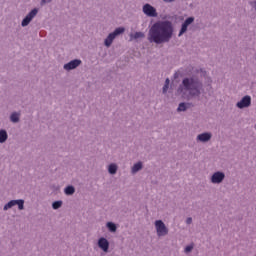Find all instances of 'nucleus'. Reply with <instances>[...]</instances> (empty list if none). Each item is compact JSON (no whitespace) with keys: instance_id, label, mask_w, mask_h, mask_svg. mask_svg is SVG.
Returning <instances> with one entry per match:
<instances>
[{"instance_id":"obj_1","label":"nucleus","mask_w":256,"mask_h":256,"mask_svg":"<svg viewBox=\"0 0 256 256\" xmlns=\"http://www.w3.org/2000/svg\"><path fill=\"white\" fill-rule=\"evenodd\" d=\"M173 37V24L169 21H158L154 23L148 32V41L150 43H169Z\"/></svg>"},{"instance_id":"obj_2","label":"nucleus","mask_w":256,"mask_h":256,"mask_svg":"<svg viewBox=\"0 0 256 256\" xmlns=\"http://www.w3.org/2000/svg\"><path fill=\"white\" fill-rule=\"evenodd\" d=\"M185 91H189L190 95L195 97V95H199L201 92V83L197 81L195 78H185L182 82Z\"/></svg>"},{"instance_id":"obj_3","label":"nucleus","mask_w":256,"mask_h":256,"mask_svg":"<svg viewBox=\"0 0 256 256\" xmlns=\"http://www.w3.org/2000/svg\"><path fill=\"white\" fill-rule=\"evenodd\" d=\"M121 33H125V28L119 27L114 30V32L110 33L108 37L105 39V45L106 47H111V44L113 43V40L117 35H121Z\"/></svg>"},{"instance_id":"obj_4","label":"nucleus","mask_w":256,"mask_h":256,"mask_svg":"<svg viewBox=\"0 0 256 256\" xmlns=\"http://www.w3.org/2000/svg\"><path fill=\"white\" fill-rule=\"evenodd\" d=\"M156 232L158 237H165L167 233H169V230L167 229V226H165V223L161 220H157L155 222Z\"/></svg>"},{"instance_id":"obj_5","label":"nucleus","mask_w":256,"mask_h":256,"mask_svg":"<svg viewBox=\"0 0 256 256\" xmlns=\"http://www.w3.org/2000/svg\"><path fill=\"white\" fill-rule=\"evenodd\" d=\"M143 13L148 17H157V9L150 4H145L143 6Z\"/></svg>"},{"instance_id":"obj_6","label":"nucleus","mask_w":256,"mask_h":256,"mask_svg":"<svg viewBox=\"0 0 256 256\" xmlns=\"http://www.w3.org/2000/svg\"><path fill=\"white\" fill-rule=\"evenodd\" d=\"M25 201L23 200H12L10 202H8L5 206H4V211H7V209H11V207H15V205H18V209L23 210Z\"/></svg>"},{"instance_id":"obj_7","label":"nucleus","mask_w":256,"mask_h":256,"mask_svg":"<svg viewBox=\"0 0 256 256\" xmlns=\"http://www.w3.org/2000/svg\"><path fill=\"white\" fill-rule=\"evenodd\" d=\"M37 13V8H34L32 11H30L29 14L23 19L22 27H27V25L33 21V18L37 15Z\"/></svg>"},{"instance_id":"obj_8","label":"nucleus","mask_w":256,"mask_h":256,"mask_svg":"<svg viewBox=\"0 0 256 256\" xmlns=\"http://www.w3.org/2000/svg\"><path fill=\"white\" fill-rule=\"evenodd\" d=\"M251 106V96L246 95L244 96L241 101H239L236 104V107H238V109H245V107H250Z\"/></svg>"},{"instance_id":"obj_9","label":"nucleus","mask_w":256,"mask_h":256,"mask_svg":"<svg viewBox=\"0 0 256 256\" xmlns=\"http://www.w3.org/2000/svg\"><path fill=\"white\" fill-rule=\"evenodd\" d=\"M81 65V60H72L64 65L66 71H71V69H77Z\"/></svg>"},{"instance_id":"obj_10","label":"nucleus","mask_w":256,"mask_h":256,"mask_svg":"<svg viewBox=\"0 0 256 256\" xmlns=\"http://www.w3.org/2000/svg\"><path fill=\"white\" fill-rule=\"evenodd\" d=\"M225 179V174L223 172H215L212 175V183H221Z\"/></svg>"},{"instance_id":"obj_11","label":"nucleus","mask_w":256,"mask_h":256,"mask_svg":"<svg viewBox=\"0 0 256 256\" xmlns=\"http://www.w3.org/2000/svg\"><path fill=\"white\" fill-rule=\"evenodd\" d=\"M98 247L107 253L109 251V241H107L105 238H100L98 241Z\"/></svg>"},{"instance_id":"obj_12","label":"nucleus","mask_w":256,"mask_h":256,"mask_svg":"<svg viewBox=\"0 0 256 256\" xmlns=\"http://www.w3.org/2000/svg\"><path fill=\"white\" fill-rule=\"evenodd\" d=\"M198 141H202V143H205L211 139V134L210 133H202L199 134L197 137Z\"/></svg>"},{"instance_id":"obj_13","label":"nucleus","mask_w":256,"mask_h":256,"mask_svg":"<svg viewBox=\"0 0 256 256\" xmlns=\"http://www.w3.org/2000/svg\"><path fill=\"white\" fill-rule=\"evenodd\" d=\"M142 167L143 164L141 162L134 164V166L132 167V173H137V171H141Z\"/></svg>"},{"instance_id":"obj_14","label":"nucleus","mask_w":256,"mask_h":256,"mask_svg":"<svg viewBox=\"0 0 256 256\" xmlns=\"http://www.w3.org/2000/svg\"><path fill=\"white\" fill-rule=\"evenodd\" d=\"M5 141H7V132L0 130V143H5Z\"/></svg>"},{"instance_id":"obj_15","label":"nucleus","mask_w":256,"mask_h":256,"mask_svg":"<svg viewBox=\"0 0 256 256\" xmlns=\"http://www.w3.org/2000/svg\"><path fill=\"white\" fill-rule=\"evenodd\" d=\"M108 171H109L110 175H115V173H117V165L110 164L108 167Z\"/></svg>"},{"instance_id":"obj_16","label":"nucleus","mask_w":256,"mask_h":256,"mask_svg":"<svg viewBox=\"0 0 256 256\" xmlns=\"http://www.w3.org/2000/svg\"><path fill=\"white\" fill-rule=\"evenodd\" d=\"M73 193H75V188L73 186H67L65 188L66 195H73Z\"/></svg>"},{"instance_id":"obj_17","label":"nucleus","mask_w":256,"mask_h":256,"mask_svg":"<svg viewBox=\"0 0 256 256\" xmlns=\"http://www.w3.org/2000/svg\"><path fill=\"white\" fill-rule=\"evenodd\" d=\"M10 119H11L12 123L19 122V114L18 113H12V115L10 116Z\"/></svg>"},{"instance_id":"obj_18","label":"nucleus","mask_w":256,"mask_h":256,"mask_svg":"<svg viewBox=\"0 0 256 256\" xmlns=\"http://www.w3.org/2000/svg\"><path fill=\"white\" fill-rule=\"evenodd\" d=\"M132 37L133 39H143V37H145V34L143 32H135Z\"/></svg>"},{"instance_id":"obj_19","label":"nucleus","mask_w":256,"mask_h":256,"mask_svg":"<svg viewBox=\"0 0 256 256\" xmlns=\"http://www.w3.org/2000/svg\"><path fill=\"white\" fill-rule=\"evenodd\" d=\"M107 227H108L109 231H112V232L117 231V226L112 222H108Z\"/></svg>"},{"instance_id":"obj_20","label":"nucleus","mask_w":256,"mask_h":256,"mask_svg":"<svg viewBox=\"0 0 256 256\" xmlns=\"http://www.w3.org/2000/svg\"><path fill=\"white\" fill-rule=\"evenodd\" d=\"M188 27L189 26H187V24H185V23L182 24L181 30L179 32V37H181V35H183V33H185L187 31Z\"/></svg>"},{"instance_id":"obj_21","label":"nucleus","mask_w":256,"mask_h":256,"mask_svg":"<svg viewBox=\"0 0 256 256\" xmlns=\"http://www.w3.org/2000/svg\"><path fill=\"white\" fill-rule=\"evenodd\" d=\"M169 83H170V80H169V78H167V79L165 80V85H164V87H163V93H167V91H168V89H169Z\"/></svg>"},{"instance_id":"obj_22","label":"nucleus","mask_w":256,"mask_h":256,"mask_svg":"<svg viewBox=\"0 0 256 256\" xmlns=\"http://www.w3.org/2000/svg\"><path fill=\"white\" fill-rule=\"evenodd\" d=\"M63 205L62 201H56L52 204L53 209H59Z\"/></svg>"},{"instance_id":"obj_23","label":"nucleus","mask_w":256,"mask_h":256,"mask_svg":"<svg viewBox=\"0 0 256 256\" xmlns=\"http://www.w3.org/2000/svg\"><path fill=\"white\" fill-rule=\"evenodd\" d=\"M193 21H195V18L189 17L184 21V24L189 27V25H191V23H193Z\"/></svg>"},{"instance_id":"obj_24","label":"nucleus","mask_w":256,"mask_h":256,"mask_svg":"<svg viewBox=\"0 0 256 256\" xmlns=\"http://www.w3.org/2000/svg\"><path fill=\"white\" fill-rule=\"evenodd\" d=\"M178 111H187V105L185 103H180L178 106Z\"/></svg>"},{"instance_id":"obj_25","label":"nucleus","mask_w":256,"mask_h":256,"mask_svg":"<svg viewBox=\"0 0 256 256\" xmlns=\"http://www.w3.org/2000/svg\"><path fill=\"white\" fill-rule=\"evenodd\" d=\"M193 251V245L186 246L185 253H191Z\"/></svg>"},{"instance_id":"obj_26","label":"nucleus","mask_w":256,"mask_h":256,"mask_svg":"<svg viewBox=\"0 0 256 256\" xmlns=\"http://www.w3.org/2000/svg\"><path fill=\"white\" fill-rule=\"evenodd\" d=\"M192 221H193L192 218H187V220H186L187 225H191Z\"/></svg>"},{"instance_id":"obj_27","label":"nucleus","mask_w":256,"mask_h":256,"mask_svg":"<svg viewBox=\"0 0 256 256\" xmlns=\"http://www.w3.org/2000/svg\"><path fill=\"white\" fill-rule=\"evenodd\" d=\"M164 1V3H173V2H175V0H163Z\"/></svg>"},{"instance_id":"obj_28","label":"nucleus","mask_w":256,"mask_h":256,"mask_svg":"<svg viewBox=\"0 0 256 256\" xmlns=\"http://www.w3.org/2000/svg\"><path fill=\"white\" fill-rule=\"evenodd\" d=\"M52 0H42V4L51 3Z\"/></svg>"}]
</instances>
